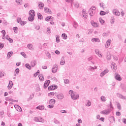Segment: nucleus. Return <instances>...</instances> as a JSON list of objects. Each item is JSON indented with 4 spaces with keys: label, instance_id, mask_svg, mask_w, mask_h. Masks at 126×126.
I'll return each instance as SVG.
<instances>
[{
    "label": "nucleus",
    "instance_id": "6e6d98bb",
    "mask_svg": "<svg viewBox=\"0 0 126 126\" xmlns=\"http://www.w3.org/2000/svg\"><path fill=\"white\" fill-rule=\"evenodd\" d=\"M105 6V4L103 3H100V7H102V8H104V7Z\"/></svg>",
    "mask_w": 126,
    "mask_h": 126
},
{
    "label": "nucleus",
    "instance_id": "0e129e2a",
    "mask_svg": "<svg viewBox=\"0 0 126 126\" xmlns=\"http://www.w3.org/2000/svg\"><path fill=\"white\" fill-rule=\"evenodd\" d=\"M75 6L77 8H78V7H79V4H78V3H75Z\"/></svg>",
    "mask_w": 126,
    "mask_h": 126
},
{
    "label": "nucleus",
    "instance_id": "864d4df0",
    "mask_svg": "<svg viewBox=\"0 0 126 126\" xmlns=\"http://www.w3.org/2000/svg\"><path fill=\"white\" fill-rule=\"evenodd\" d=\"M74 93H73V91L72 90H70L69 91V94H70V95H71V96H72V95H73Z\"/></svg>",
    "mask_w": 126,
    "mask_h": 126
},
{
    "label": "nucleus",
    "instance_id": "1a4fd4ad",
    "mask_svg": "<svg viewBox=\"0 0 126 126\" xmlns=\"http://www.w3.org/2000/svg\"><path fill=\"white\" fill-rule=\"evenodd\" d=\"M108 72H109V70L108 69H106L100 73V76L103 77V76H104V75L105 74H107Z\"/></svg>",
    "mask_w": 126,
    "mask_h": 126
},
{
    "label": "nucleus",
    "instance_id": "423d86ee",
    "mask_svg": "<svg viewBox=\"0 0 126 126\" xmlns=\"http://www.w3.org/2000/svg\"><path fill=\"white\" fill-rule=\"evenodd\" d=\"M72 99L73 100H76L77 99L79 98V95L78 94H72V95L71 96Z\"/></svg>",
    "mask_w": 126,
    "mask_h": 126
},
{
    "label": "nucleus",
    "instance_id": "13d9d810",
    "mask_svg": "<svg viewBox=\"0 0 126 126\" xmlns=\"http://www.w3.org/2000/svg\"><path fill=\"white\" fill-rule=\"evenodd\" d=\"M4 47L3 43H0V49H2Z\"/></svg>",
    "mask_w": 126,
    "mask_h": 126
},
{
    "label": "nucleus",
    "instance_id": "c85d7f7f",
    "mask_svg": "<svg viewBox=\"0 0 126 126\" xmlns=\"http://www.w3.org/2000/svg\"><path fill=\"white\" fill-rule=\"evenodd\" d=\"M38 6L40 9H42V8H43L44 7V3H43L42 2H40V3L38 5Z\"/></svg>",
    "mask_w": 126,
    "mask_h": 126
},
{
    "label": "nucleus",
    "instance_id": "58836bf2",
    "mask_svg": "<svg viewBox=\"0 0 126 126\" xmlns=\"http://www.w3.org/2000/svg\"><path fill=\"white\" fill-rule=\"evenodd\" d=\"M62 36L63 38V39H64V40L66 39V38L67 37V36H66L65 33H63Z\"/></svg>",
    "mask_w": 126,
    "mask_h": 126
},
{
    "label": "nucleus",
    "instance_id": "4c0bfd02",
    "mask_svg": "<svg viewBox=\"0 0 126 126\" xmlns=\"http://www.w3.org/2000/svg\"><path fill=\"white\" fill-rule=\"evenodd\" d=\"M82 16L84 17V18H86V12L85 11L83 12L82 13Z\"/></svg>",
    "mask_w": 126,
    "mask_h": 126
},
{
    "label": "nucleus",
    "instance_id": "2f4dec72",
    "mask_svg": "<svg viewBox=\"0 0 126 126\" xmlns=\"http://www.w3.org/2000/svg\"><path fill=\"white\" fill-rule=\"evenodd\" d=\"M12 55H13V52L12 51L9 52L7 54V56L8 57V58H10V57H11Z\"/></svg>",
    "mask_w": 126,
    "mask_h": 126
},
{
    "label": "nucleus",
    "instance_id": "c756f323",
    "mask_svg": "<svg viewBox=\"0 0 126 126\" xmlns=\"http://www.w3.org/2000/svg\"><path fill=\"white\" fill-rule=\"evenodd\" d=\"M44 11L45 12H51V11H52L51 9H50L49 8H48V7H44Z\"/></svg>",
    "mask_w": 126,
    "mask_h": 126
},
{
    "label": "nucleus",
    "instance_id": "393cba45",
    "mask_svg": "<svg viewBox=\"0 0 126 126\" xmlns=\"http://www.w3.org/2000/svg\"><path fill=\"white\" fill-rule=\"evenodd\" d=\"M38 77L40 81H44V75L43 74L39 75Z\"/></svg>",
    "mask_w": 126,
    "mask_h": 126
},
{
    "label": "nucleus",
    "instance_id": "338daca9",
    "mask_svg": "<svg viewBox=\"0 0 126 126\" xmlns=\"http://www.w3.org/2000/svg\"><path fill=\"white\" fill-rule=\"evenodd\" d=\"M55 54H56V55H60V51L59 50H56L55 51Z\"/></svg>",
    "mask_w": 126,
    "mask_h": 126
},
{
    "label": "nucleus",
    "instance_id": "2eb2a0df",
    "mask_svg": "<svg viewBox=\"0 0 126 126\" xmlns=\"http://www.w3.org/2000/svg\"><path fill=\"white\" fill-rule=\"evenodd\" d=\"M91 23L92 26H94V27H98V24L94 22V21H91Z\"/></svg>",
    "mask_w": 126,
    "mask_h": 126
},
{
    "label": "nucleus",
    "instance_id": "ea45409f",
    "mask_svg": "<svg viewBox=\"0 0 126 126\" xmlns=\"http://www.w3.org/2000/svg\"><path fill=\"white\" fill-rule=\"evenodd\" d=\"M39 123H44V119L43 118L39 117Z\"/></svg>",
    "mask_w": 126,
    "mask_h": 126
},
{
    "label": "nucleus",
    "instance_id": "72a5a7b5",
    "mask_svg": "<svg viewBox=\"0 0 126 126\" xmlns=\"http://www.w3.org/2000/svg\"><path fill=\"white\" fill-rule=\"evenodd\" d=\"M25 66L26 67H27V68H28V69H31V66H30V65L29 63H26L25 64Z\"/></svg>",
    "mask_w": 126,
    "mask_h": 126
},
{
    "label": "nucleus",
    "instance_id": "f704fd0d",
    "mask_svg": "<svg viewBox=\"0 0 126 126\" xmlns=\"http://www.w3.org/2000/svg\"><path fill=\"white\" fill-rule=\"evenodd\" d=\"M88 70H90V71H93V70H94V67H92L91 66H89Z\"/></svg>",
    "mask_w": 126,
    "mask_h": 126
},
{
    "label": "nucleus",
    "instance_id": "8fccbe9b",
    "mask_svg": "<svg viewBox=\"0 0 126 126\" xmlns=\"http://www.w3.org/2000/svg\"><path fill=\"white\" fill-rule=\"evenodd\" d=\"M13 30H14V32H15V33H16V32H17V30H18V28L15 27L13 28Z\"/></svg>",
    "mask_w": 126,
    "mask_h": 126
},
{
    "label": "nucleus",
    "instance_id": "6e6552de",
    "mask_svg": "<svg viewBox=\"0 0 126 126\" xmlns=\"http://www.w3.org/2000/svg\"><path fill=\"white\" fill-rule=\"evenodd\" d=\"M113 13L115 15H116V16H120V15L121 14V13L119 11V10L116 9H114L113 10Z\"/></svg>",
    "mask_w": 126,
    "mask_h": 126
},
{
    "label": "nucleus",
    "instance_id": "3c124183",
    "mask_svg": "<svg viewBox=\"0 0 126 126\" xmlns=\"http://www.w3.org/2000/svg\"><path fill=\"white\" fill-rule=\"evenodd\" d=\"M48 108H49V109H53V108H54V105L53 104H50L47 106Z\"/></svg>",
    "mask_w": 126,
    "mask_h": 126
},
{
    "label": "nucleus",
    "instance_id": "052dcab7",
    "mask_svg": "<svg viewBox=\"0 0 126 126\" xmlns=\"http://www.w3.org/2000/svg\"><path fill=\"white\" fill-rule=\"evenodd\" d=\"M35 29H36V30H40V26H36Z\"/></svg>",
    "mask_w": 126,
    "mask_h": 126
},
{
    "label": "nucleus",
    "instance_id": "dca6fc26",
    "mask_svg": "<svg viewBox=\"0 0 126 126\" xmlns=\"http://www.w3.org/2000/svg\"><path fill=\"white\" fill-rule=\"evenodd\" d=\"M117 96H118V97H119V98H120L121 99H123V100H126V96H125L120 94H118Z\"/></svg>",
    "mask_w": 126,
    "mask_h": 126
},
{
    "label": "nucleus",
    "instance_id": "69168bd1",
    "mask_svg": "<svg viewBox=\"0 0 126 126\" xmlns=\"http://www.w3.org/2000/svg\"><path fill=\"white\" fill-rule=\"evenodd\" d=\"M113 59L114 60H115V61H118V57H117L116 56H113Z\"/></svg>",
    "mask_w": 126,
    "mask_h": 126
},
{
    "label": "nucleus",
    "instance_id": "79ce46f5",
    "mask_svg": "<svg viewBox=\"0 0 126 126\" xmlns=\"http://www.w3.org/2000/svg\"><path fill=\"white\" fill-rule=\"evenodd\" d=\"M50 19H52V17L51 16H48L45 18V21H50Z\"/></svg>",
    "mask_w": 126,
    "mask_h": 126
},
{
    "label": "nucleus",
    "instance_id": "37998d69",
    "mask_svg": "<svg viewBox=\"0 0 126 126\" xmlns=\"http://www.w3.org/2000/svg\"><path fill=\"white\" fill-rule=\"evenodd\" d=\"M54 123L56 124V125H58L60 124V121H58V120H56V119H54Z\"/></svg>",
    "mask_w": 126,
    "mask_h": 126
},
{
    "label": "nucleus",
    "instance_id": "5701e85b",
    "mask_svg": "<svg viewBox=\"0 0 126 126\" xmlns=\"http://www.w3.org/2000/svg\"><path fill=\"white\" fill-rule=\"evenodd\" d=\"M36 108L42 111V110H44V109H45V107L43 105H41V106H38L36 107Z\"/></svg>",
    "mask_w": 126,
    "mask_h": 126
},
{
    "label": "nucleus",
    "instance_id": "9d476101",
    "mask_svg": "<svg viewBox=\"0 0 126 126\" xmlns=\"http://www.w3.org/2000/svg\"><path fill=\"white\" fill-rule=\"evenodd\" d=\"M50 83H51V81H50L49 80L45 81L44 84V88H45V89H46V88H47V87H48V86H49V84H50Z\"/></svg>",
    "mask_w": 126,
    "mask_h": 126
},
{
    "label": "nucleus",
    "instance_id": "5fc2aeb1",
    "mask_svg": "<svg viewBox=\"0 0 126 126\" xmlns=\"http://www.w3.org/2000/svg\"><path fill=\"white\" fill-rule=\"evenodd\" d=\"M87 60L89 62H91L92 60H93V57H89L87 59Z\"/></svg>",
    "mask_w": 126,
    "mask_h": 126
},
{
    "label": "nucleus",
    "instance_id": "aec40b11",
    "mask_svg": "<svg viewBox=\"0 0 126 126\" xmlns=\"http://www.w3.org/2000/svg\"><path fill=\"white\" fill-rule=\"evenodd\" d=\"M106 59L107 61H111V59H112L111 57V54L109 52L107 53Z\"/></svg>",
    "mask_w": 126,
    "mask_h": 126
},
{
    "label": "nucleus",
    "instance_id": "412c9836",
    "mask_svg": "<svg viewBox=\"0 0 126 126\" xmlns=\"http://www.w3.org/2000/svg\"><path fill=\"white\" fill-rule=\"evenodd\" d=\"M34 16H32V15H30V16L28 18V20L32 22V21L34 20Z\"/></svg>",
    "mask_w": 126,
    "mask_h": 126
},
{
    "label": "nucleus",
    "instance_id": "c9c22d12",
    "mask_svg": "<svg viewBox=\"0 0 126 126\" xmlns=\"http://www.w3.org/2000/svg\"><path fill=\"white\" fill-rule=\"evenodd\" d=\"M64 83H65V84H68V83H69V80H68V79H64Z\"/></svg>",
    "mask_w": 126,
    "mask_h": 126
},
{
    "label": "nucleus",
    "instance_id": "09e8293b",
    "mask_svg": "<svg viewBox=\"0 0 126 126\" xmlns=\"http://www.w3.org/2000/svg\"><path fill=\"white\" fill-rule=\"evenodd\" d=\"M99 22H100V23H101V24H102V25H103V24L105 23V21H104L102 19H99Z\"/></svg>",
    "mask_w": 126,
    "mask_h": 126
},
{
    "label": "nucleus",
    "instance_id": "f8f14e48",
    "mask_svg": "<svg viewBox=\"0 0 126 126\" xmlns=\"http://www.w3.org/2000/svg\"><path fill=\"white\" fill-rule=\"evenodd\" d=\"M13 86V83L11 81H9L8 85L7 86L8 89H11Z\"/></svg>",
    "mask_w": 126,
    "mask_h": 126
},
{
    "label": "nucleus",
    "instance_id": "f03ea898",
    "mask_svg": "<svg viewBox=\"0 0 126 126\" xmlns=\"http://www.w3.org/2000/svg\"><path fill=\"white\" fill-rule=\"evenodd\" d=\"M110 113H111V109H106L100 112V114H102L103 115H105L106 114L109 115Z\"/></svg>",
    "mask_w": 126,
    "mask_h": 126
},
{
    "label": "nucleus",
    "instance_id": "f257e3e1",
    "mask_svg": "<svg viewBox=\"0 0 126 126\" xmlns=\"http://www.w3.org/2000/svg\"><path fill=\"white\" fill-rule=\"evenodd\" d=\"M95 10H96V7H95V6H93L90 8L89 10V13L91 16H93V15L95 14Z\"/></svg>",
    "mask_w": 126,
    "mask_h": 126
},
{
    "label": "nucleus",
    "instance_id": "39448f33",
    "mask_svg": "<svg viewBox=\"0 0 126 126\" xmlns=\"http://www.w3.org/2000/svg\"><path fill=\"white\" fill-rule=\"evenodd\" d=\"M56 97L57 98H58V99H59V100H63V99L64 98V96L63 95V94L62 93H60L57 94L56 95Z\"/></svg>",
    "mask_w": 126,
    "mask_h": 126
},
{
    "label": "nucleus",
    "instance_id": "e2e57ef3",
    "mask_svg": "<svg viewBox=\"0 0 126 126\" xmlns=\"http://www.w3.org/2000/svg\"><path fill=\"white\" fill-rule=\"evenodd\" d=\"M1 32L2 33V34H3V35H4V36H5V30H2Z\"/></svg>",
    "mask_w": 126,
    "mask_h": 126
},
{
    "label": "nucleus",
    "instance_id": "7ed1b4c3",
    "mask_svg": "<svg viewBox=\"0 0 126 126\" xmlns=\"http://www.w3.org/2000/svg\"><path fill=\"white\" fill-rule=\"evenodd\" d=\"M114 78H115L116 80H118V81H121V80H122L121 75L117 73H115Z\"/></svg>",
    "mask_w": 126,
    "mask_h": 126
},
{
    "label": "nucleus",
    "instance_id": "cd10ccee",
    "mask_svg": "<svg viewBox=\"0 0 126 126\" xmlns=\"http://www.w3.org/2000/svg\"><path fill=\"white\" fill-rule=\"evenodd\" d=\"M92 42H93V43H94V42H100V39H99V38H93L92 39Z\"/></svg>",
    "mask_w": 126,
    "mask_h": 126
},
{
    "label": "nucleus",
    "instance_id": "a19ab883",
    "mask_svg": "<svg viewBox=\"0 0 126 126\" xmlns=\"http://www.w3.org/2000/svg\"><path fill=\"white\" fill-rule=\"evenodd\" d=\"M86 106L87 107H90V106H91V102L89 100H88Z\"/></svg>",
    "mask_w": 126,
    "mask_h": 126
},
{
    "label": "nucleus",
    "instance_id": "e433bc0d",
    "mask_svg": "<svg viewBox=\"0 0 126 126\" xmlns=\"http://www.w3.org/2000/svg\"><path fill=\"white\" fill-rule=\"evenodd\" d=\"M16 2H17V4H20V5L22 4L21 0H16Z\"/></svg>",
    "mask_w": 126,
    "mask_h": 126
},
{
    "label": "nucleus",
    "instance_id": "0eeeda50",
    "mask_svg": "<svg viewBox=\"0 0 126 126\" xmlns=\"http://www.w3.org/2000/svg\"><path fill=\"white\" fill-rule=\"evenodd\" d=\"M58 88V86L52 85L48 87V90L50 91L51 90H55Z\"/></svg>",
    "mask_w": 126,
    "mask_h": 126
},
{
    "label": "nucleus",
    "instance_id": "20e7f679",
    "mask_svg": "<svg viewBox=\"0 0 126 126\" xmlns=\"http://www.w3.org/2000/svg\"><path fill=\"white\" fill-rule=\"evenodd\" d=\"M111 68L113 69V71H116L117 70V69L118 67H117V64H116V63H112L111 65Z\"/></svg>",
    "mask_w": 126,
    "mask_h": 126
},
{
    "label": "nucleus",
    "instance_id": "4be33fe9",
    "mask_svg": "<svg viewBox=\"0 0 126 126\" xmlns=\"http://www.w3.org/2000/svg\"><path fill=\"white\" fill-rule=\"evenodd\" d=\"M17 22H18V23H20V24H21L22 25V26H24V25H25V24H26V22H25L23 21H18V20H17Z\"/></svg>",
    "mask_w": 126,
    "mask_h": 126
},
{
    "label": "nucleus",
    "instance_id": "a18cd8bd",
    "mask_svg": "<svg viewBox=\"0 0 126 126\" xmlns=\"http://www.w3.org/2000/svg\"><path fill=\"white\" fill-rule=\"evenodd\" d=\"M100 15H106V12L104 11H101L100 12Z\"/></svg>",
    "mask_w": 126,
    "mask_h": 126
},
{
    "label": "nucleus",
    "instance_id": "6ab92c4d",
    "mask_svg": "<svg viewBox=\"0 0 126 126\" xmlns=\"http://www.w3.org/2000/svg\"><path fill=\"white\" fill-rule=\"evenodd\" d=\"M30 15H32V16H35V11L34 10H31L29 11Z\"/></svg>",
    "mask_w": 126,
    "mask_h": 126
},
{
    "label": "nucleus",
    "instance_id": "c03bdc74",
    "mask_svg": "<svg viewBox=\"0 0 126 126\" xmlns=\"http://www.w3.org/2000/svg\"><path fill=\"white\" fill-rule=\"evenodd\" d=\"M117 108L119 110H122V107L121 106V104H120V103H117Z\"/></svg>",
    "mask_w": 126,
    "mask_h": 126
},
{
    "label": "nucleus",
    "instance_id": "473e14b6",
    "mask_svg": "<svg viewBox=\"0 0 126 126\" xmlns=\"http://www.w3.org/2000/svg\"><path fill=\"white\" fill-rule=\"evenodd\" d=\"M100 99L102 102H106V97L104 96H101Z\"/></svg>",
    "mask_w": 126,
    "mask_h": 126
},
{
    "label": "nucleus",
    "instance_id": "b1692460",
    "mask_svg": "<svg viewBox=\"0 0 126 126\" xmlns=\"http://www.w3.org/2000/svg\"><path fill=\"white\" fill-rule=\"evenodd\" d=\"M73 26L74 28L76 29V28H77V27H78V24H77V23L76 22L74 21V22L73 23Z\"/></svg>",
    "mask_w": 126,
    "mask_h": 126
},
{
    "label": "nucleus",
    "instance_id": "ddd939ff",
    "mask_svg": "<svg viewBox=\"0 0 126 126\" xmlns=\"http://www.w3.org/2000/svg\"><path fill=\"white\" fill-rule=\"evenodd\" d=\"M58 71V66L57 65H54L52 69V72L53 73H55V72H57V71Z\"/></svg>",
    "mask_w": 126,
    "mask_h": 126
},
{
    "label": "nucleus",
    "instance_id": "4468645a",
    "mask_svg": "<svg viewBox=\"0 0 126 126\" xmlns=\"http://www.w3.org/2000/svg\"><path fill=\"white\" fill-rule=\"evenodd\" d=\"M111 42L112 40H111L110 39L108 40L105 44V47L108 48L110 46V45H111Z\"/></svg>",
    "mask_w": 126,
    "mask_h": 126
},
{
    "label": "nucleus",
    "instance_id": "603ef678",
    "mask_svg": "<svg viewBox=\"0 0 126 126\" xmlns=\"http://www.w3.org/2000/svg\"><path fill=\"white\" fill-rule=\"evenodd\" d=\"M65 1H66V2H70V3H71V5H72L73 0H65Z\"/></svg>",
    "mask_w": 126,
    "mask_h": 126
},
{
    "label": "nucleus",
    "instance_id": "bf43d9fd",
    "mask_svg": "<svg viewBox=\"0 0 126 126\" xmlns=\"http://www.w3.org/2000/svg\"><path fill=\"white\" fill-rule=\"evenodd\" d=\"M95 53L96 55H99V49H95Z\"/></svg>",
    "mask_w": 126,
    "mask_h": 126
},
{
    "label": "nucleus",
    "instance_id": "a211bd4d",
    "mask_svg": "<svg viewBox=\"0 0 126 126\" xmlns=\"http://www.w3.org/2000/svg\"><path fill=\"white\" fill-rule=\"evenodd\" d=\"M36 64H37L36 61L35 60H33L31 62V66H32V67H34V66H35Z\"/></svg>",
    "mask_w": 126,
    "mask_h": 126
},
{
    "label": "nucleus",
    "instance_id": "f3484780",
    "mask_svg": "<svg viewBox=\"0 0 126 126\" xmlns=\"http://www.w3.org/2000/svg\"><path fill=\"white\" fill-rule=\"evenodd\" d=\"M56 103V100L55 99H51L49 101V104L50 105H53Z\"/></svg>",
    "mask_w": 126,
    "mask_h": 126
},
{
    "label": "nucleus",
    "instance_id": "bb28decb",
    "mask_svg": "<svg viewBox=\"0 0 126 126\" xmlns=\"http://www.w3.org/2000/svg\"><path fill=\"white\" fill-rule=\"evenodd\" d=\"M37 17L38 19H40V20L43 19V16H42V14H41L40 13H37Z\"/></svg>",
    "mask_w": 126,
    "mask_h": 126
},
{
    "label": "nucleus",
    "instance_id": "9b49d317",
    "mask_svg": "<svg viewBox=\"0 0 126 126\" xmlns=\"http://www.w3.org/2000/svg\"><path fill=\"white\" fill-rule=\"evenodd\" d=\"M14 107L15 109H17V111H18V112H22V109L19 105L16 104L14 105Z\"/></svg>",
    "mask_w": 126,
    "mask_h": 126
},
{
    "label": "nucleus",
    "instance_id": "a878e982",
    "mask_svg": "<svg viewBox=\"0 0 126 126\" xmlns=\"http://www.w3.org/2000/svg\"><path fill=\"white\" fill-rule=\"evenodd\" d=\"M64 57H62L61 61L60 62V64L61 65H63L64 64Z\"/></svg>",
    "mask_w": 126,
    "mask_h": 126
},
{
    "label": "nucleus",
    "instance_id": "49530a36",
    "mask_svg": "<svg viewBox=\"0 0 126 126\" xmlns=\"http://www.w3.org/2000/svg\"><path fill=\"white\" fill-rule=\"evenodd\" d=\"M56 42H57V43H60V36H56Z\"/></svg>",
    "mask_w": 126,
    "mask_h": 126
},
{
    "label": "nucleus",
    "instance_id": "7c9ffc66",
    "mask_svg": "<svg viewBox=\"0 0 126 126\" xmlns=\"http://www.w3.org/2000/svg\"><path fill=\"white\" fill-rule=\"evenodd\" d=\"M28 48L29 50H32L33 48V45L32 44H29L28 45Z\"/></svg>",
    "mask_w": 126,
    "mask_h": 126
},
{
    "label": "nucleus",
    "instance_id": "680f3d73",
    "mask_svg": "<svg viewBox=\"0 0 126 126\" xmlns=\"http://www.w3.org/2000/svg\"><path fill=\"white\" fill-rule=\"evenodd\" d=\"M48 96H51V95H55V93L54 92H51L50 93H49L48 94Z\"/></svg>",
    "mask_w": 126,
    "mask_h": 126
},
{
    "label": "nucleus",
    "instance_id": "774afa93",
    "mask_svg": "<svg viewBox=\"0 0 126 126\" xmlns=\"http://www.w3.org/2000/svg\"><path fill=\"white\" fill-rule=\"evenodd\" d=\"M116 116H121V112H116Z\"/></svg>",
    "mask_w": 126,
    "mask_h": 126
},
{
    "label": "nucleus",
    "instance_id": "de8ad7c7",
    "mask_svg": "<svg viewBox=\"0 0 126 126\" xmlns=\"http://www.w3.org/2000/svg\"><path fill=\"white\" fill-rule=\"evenodd\" d=\"M39 117H34L33 119V121H34L35 122H39Z\"/></svg>",
    "mask_w": 126,
    "mask_h": 126
},
{
    "label": "nucleus",
    "instance_id": "4d7b16f0",
    "mask_svg": "<svg viewBox=\"0 0 126 126\" xmlns=\"http://www.w3.org/2000/svg\"><path fill=\"white\" fill-rule=\"evenodd\" d=\"M15 73L17 74V73H19V68H16L15 70Z\"/></svg>",
    "mask_w": 126,
    "mask_h": 126
}]
</instances>
